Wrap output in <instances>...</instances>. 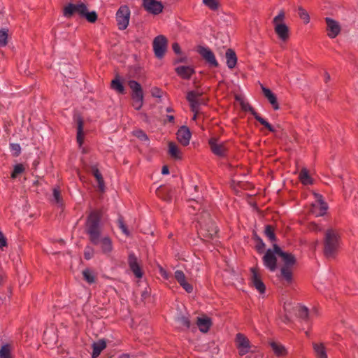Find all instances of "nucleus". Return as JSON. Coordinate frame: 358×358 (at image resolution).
I'll use <instances>...</instances> for the list:
<instances>
[{"instance_id":"nucleus-1","label":"nucleus","mask_w":358,"mask_h":358,"mask_svg":"<svg viewBox=\"0 0 358 358\" xmlns=\"http://www.w3.org/2000/svg\"><path fill=\"white\" fill-rule=\"evenodd\" d=\"M101 213L98 210L92 211L88 216L86 222V231L90 241L96 245H99L103 253L109 254L113 247L110 238L108 236H101Z\"/></svg>"},{"instance_id":"nucleus-2","label":"nucleus","mask_w":358,"mask_h":358,"mask_svg":"<svg viewBox=\"0 0 358 358\" xmlns=\"http://www.w3.org/2000/svg\"><path fill=\"white\" fill-rule=\"evenodd\" d=\"M339 235L334 229H329L325 233L324 254L327 257H333L339 247Z\"/></svg>"},{"instance_id":"nucleus-3","label":"nucleus","mask_w":358,"mask_h":358,"mask_svg":"<svg viewBox=\"0 0 358 358\" xmlns=\"http://www.w3.org/2000/svg\"><path fill=\"white\" fill-rule=\"evenodd\" d=\"M285 13L280 11L273 20L274 29L278 38L285 41L289 38V28L284 23Z\"/></svg>"},{"instance_id":"nucleus-4","label":"nucleus","mask_w":358,"mask_h":358,"mask_svg":"<svg viewBox=\"0 0 358 358\" xmlns=\"http://www.w3.org/2000/svg\"><path fill=\"white\" fill-rule=\"evenodd\" d=\"M234 342L240 355L243 356L248 353L253 352L252 348L254 346L252 345L248 337L243 334L238 333L236 335Z\"/></svg>"},{"instance_id":"nucleus-5","label":"nucleus","mask_w":358,"mask_h":358,"mask_svg":"<svg viewBox=\"0 0 358 358\" xmlns=\"http://www.w3.org/2000/svg\"><path fill=\"white\" fill-rule=\"evenodd\" d=\"M130 14V9L126 5L121 6L117 10L115 18L120 30H124L129 26Z\"/></svg>"},{"instance_id":"nucleus-6","label":"nucleus","mask_w":358,"mask_h":358,"mask_svg":"<svg viewBox=\"0 0 358 358\" xmlns=\"http://www.w3.org/2000/svg\"><path fill=\"white\" fill-rule=\"evenodd\" d=\"M208 144L211 152L219 157H224L227 155L228 148L227 143L221 141L217 137H211L208 140Z\"/></svg>"},{"instance_id":"nucleus-7","label":"nucleus","mask_w":358,"mask_h":358,"mask_svg":"<svg viewBox=\"0 0 358 358\" xmlns=\"http://www.w3.org/2000/svg\"><path fill=\"white\" fill-rule=\"evenodd\" d=\"M203 92L200 90L190 91L187 93V99L190 104L192 110L194 113L192 119L194 120L199 113V106L201 103V96Z\"/></svg>"},{"instance_id":"nucleus-8","label":"nucleus","mask_w":358,"mask_h":358,"mask_svg":"<svg viewBox=\"0 0 358 358\" xmlns=\"http://www.w3.org/2000/svg\"><path fill=\"white\" fill-rule=\"evenodd\" d=\"M315 201L311 206V213L315 217L323 216L326 214L328 209L327 203L322 199V196L319 194H314Z\"/></svg>"},{"instance_id":"nucleus-9","label":"nucleus","mask_w":358,"mask_h":358,"mask_svg":"<svg viewBox=\"0 0 358 358\" xmlns=\"http://www.w3.org/2000/svg\"><path fill=\"white\" fill-rule=\"evenodd\" d=\"M275 245H273V249H268L264 254L262 259L264 266L268 269L270 271L273 272L277 268V252L275 250Z\"/></svg>"},{"instance_id":"nucleus-10","label":"nucleus","mask_w":358,"mask_h":358,"mask_svg":"<svg viewBox=\"0 0 358 358\" xmlns=\"http://www.w3.org/2000/svg\"><path fill=\"white\" fill-rule=\"evenodd\" d=\"M142 6L146 12L153 15L160 14L164 8L162 2L157 0H142Z\"/></svg>"},{"instance_id":"nucleus-11","label":"nucleus","mask_w":358,"mask_h":358,"mask_svg":"<svg viewBox=\"0 0 358 358\" xmlns=\"http://www.w3.org/2000/svg\"><path fill=\"white\" fill-rule=\"evenodd\" d=\"M153 50L157 57L162 58L167 48V40L163 35H159L153 41Z\"/></svg>"},{"instance_id":"nucleus-12","label":"nucleus","mask_w":358,"mask_h":358,"mask_svg":"<svg viewBox=\"0 0 358 358\" xmlns=\"http://www.w3.org/2000/svg\"><path fill=\"white\" fill-rule=\"evenodd\" d=\"M327 27V34L330 38H335L341 31V26L340 23L333 18L327 17L324 19Z\"/></svg>"},{"instance_id":"nucleus-13","label":"nucleus","mask_w":358,"mask_h":358,"mask_svg":"<svg viewBox=\"0 0 358 358\" xmlns=\"http://www.w3.org/2000/svg\"><path fill=\"white\" fill-rule=\"evenodd\" d=\"M197 52L202 58L212 67H217L218 62L213 51L208 47L199 46Z\"/></svg>"},{"instance_id":"nucleus-14","label":"nucleus","mask_w":358,"mask_h":358,"mask_svg":"<svg viewBox=\"0 0 358 358\" xmlns=\"http://www.w3.org/2000/svg\"><path fill=\"white\" fill-rule=\"evenodd\" d=\"M251 283L252 286L260 293L264 294L266 287L264 284L260 274L258 273L257 268H251Z\"/></svg>"},{"instance_id":"nucleus-15","label":"nucleus","mask_w":358,"mask_h":358,"mask_svg":"<svg viewBox=\"0 0 358 358\" xmlns=\"http://www.w3.org/2000/svg\"><path fill=\"white\" fill-rule=\"evenodd\" d=\"M241 104L243 110L245 111H250L255 117V118L266 128H267L270 131H274L273 127L266 120L259 116L253 109V108L249 104V103L243 101Z\"/></svg>"},{"instance_id":"nucleus-16","label":"nucleus","mask_w":358,"mask_h":358,"mask_svg":"<svg viewBox=\"0 0 358 358\" xmlns=\"http://www.w3.org/2000/svg\"><path fill=\"white\" fill-rule=\"evenodd\" d=\"M128 264L130 269L134 273L137 278H141L143 277V272L138 262V259L134 254L131 253L129 255Z\"/></svg>"},{"instance_id":"nucleus-17","label":"nucleus","mask_w":358,"mask_h":358,"mask_svg":"<svg viewBox=\"0 0 358 358\" xmlns=\"http://www.w3.org/2000/svg\"><path fill=\"white\" fill-rule=\"evenodd\" d=\"M275 250L278 255L282 258L285 266L290 267L295 264L296 259L293 255L283 252L277 245H275Z\"/></svg>"},{"instance_id":"nucleus-18","label":"nucleus","mask_w":358,"mask_h":358,"mask_svg":"<svg viewBox=\"0 0 358 358\" xmlns=\"http://www.w3.org/2000/svg\"><path fill=\"white\" fill-rule=\"evenodd\" d=\"M175 278L180 284V285L188 293H191L193 291V287L186 280L185 273L180 271L177 270L174 273Z\"/></svg>"},{"instance_id":"nucleus-19","label":"nucleus","mask_w":358,"mask_h":358,"mask_svg":"<svg viewBox=\"0 0 358 358\" xmlns=\"http://www.w3.org/2000/svg\"><path fill=\"white\" fill-rule=\"evenodd\" d=\"M177 138L183 145H187L191 138V132L187 127H180L177 132Z\"/></svg>"},{"instance_id":"nucleus-20","label":"nucleus","mask_w":358,"mask_h":358,"mask_svg":"<svg viewBox=\"0 0 358 358\" xmlns=\"http://www.w3.org/2000/svg\"><path fill=\"white\" fill-rule=\"evenodd\" d=\"M262 92L265 97L268 99L269 103L272 105L274 110L279 109V104L277 101L276 96L271 92V90L262 87Z\"/></svg>"},{"instance_id":"nucleus-21","label":"nucleus","mask_w":358,"mask_h":358,"mask_svg":"<svg viewBox=\"0 0 358 358\" xmlns=\"http://www.w3.org/2000/svg\"><path fill=\"white\" fill-rule=\"evenodd\" d=\"M269 345L273 352V353L278 357H283L285 356L287 353V351L285 347L281 343L276 341H271Z\"/></svg>"},{"instance_id":"nucleus-22","label":"nucleus","mask_w":358,"mask_h":358,"mask_svg":"<svg viewBox=\"0 0 358 358\" xmlns=\"http://www.w3.org/2000/svg\"><path fill=\"white\" fill-rule=\"evenodd\" d=\"M196 324H197V326H198L199 330L201 332L206 333L208 331V330L212 324V321L208 317H198Z\"/></svg>"},{"instance_id":"nucleus-23","label":"nucleus","mask_w":358,"mask_h":358,"mask_svg":"<svg viewBox=\"0 0 358 358\" xmlns=\"http://www.w3.org/2000/svg\"><path fill=\"white\" fill-rule=\"evenodd\" d=\"M177 73L184 79H188L194 73V70L189 66H180L176 68Z\"/></svg>"},{"instance_id":"nucleus-24","label":"nucleus","mask_w":358,"mask_h":358,"mask_svg":"<svg viewBox=\"0 0 358 358\" xmlns=\"http://www.w3.org/2000/svg\"><path fill=\"white\" fill-rule=\"evenodd\" d=\"M128 85L132 91L131 97L143 96L142 87L137 81L129 80Z\"/></svg>"},{"instance_id":"nucleus-25","label":"nucleus","mask_w":358,"mask_h":358,"mask_svg":"<svg viewBox=\"0 0 358 358\" xmlns=\"http://www.w3.org/2000/svg\"><path fill=\"white\" fill-rule=\"evenodd\" d=\"M106 348V342L105 340H99L92 344L93 352L92 354V358H96L103 350Z\"/></svg>"},{"instance_id":"nucleus-26","label":"nucleus","mask_w":358,"mask_h":358,"mask_svg":"<svg viewBox=\"0 0 358 358\" xmlns=\"http://www.w3.org/2000/svg\"><path fill=\"white\" fill-rule=\"evenodd\" d=\"M226 59L227 65L229 69H233L235 67L237 63V57L236 53L231 49H228L226 51Z\"/></svg>"},{"instance_id":"nucleus-27","label":"nucleus","mask_w":358,"mask_h":358,"mask_svg":"<svg viewBox=\"0 0 358 358\" xmlns=\"http://www.w3.org/2000/svg\"><path fill=\"white\" fill-rule=\"evenodd\" d=\"M313 347L317 358H328L327 350L323 343H314Z\"/></svg>"},{"instance_id":"nucleus-28","label":"nucleus","mask_w":358,"mask_h":358,"mask_svg":"<svg viewBox=\"0 0 358 358\" xmlns=\"http://www.w3.org/2000/svg\"><path fill=\"white\" fill-rule=\"evenodd\" d=\"M169 154L175 159H182V152L178 147L173 142L169 143Z\"/></svg>"},{"instance_id":"nucleus-29","label":"nucleus","mask_w":358,"mask_h":358,"mask_svg":"<svg viewBox=\"0 0 358 358\" xmlns=\"http://www.w3.org/2000/svg\"><path fill=\"white\" fill-rule=\"evenodd\" d=\"M299 180L303 185H308L313 184V179L310 176L308 171L306 169L303 168L299 173Z\"/></svg>"},{"instance_id":"nucleus-30","label":"nucleus","mask_w":358,"mask_h":358,"mask_svg":"<svg viewBox=\"0 0 358 358\" xmlns=\"http://www.w3.org/2000/svg\"><path fill=\"white\" fill-rule=\"evenodd\" d=\"M111 88L117 93H124V87L118 76L111 81Z\"/></svg>"},{"instance_id":"nucleus-31","label":"nucleus","mask_w":358,"mask_h":358,"mask_svg":"<svg viewBox=\"0 0 358 358\" xmlns=\"http://www.w3.org/2000/svg\"><path fill=\"white\" fill-rule=\"evenodd\" d=\"M0 358H13L12 347L9 344H4L1 347Z\"/></svg>"},{"instance_id":"nucleus-32","label":"nucleus","mask_w":358,"mask_h":358,"mask_svg":"<svg viewBox=\"0 0 358 358\" xmlns=\"http://www.w3.org/2000/svg\"><path fill=\"white\" fill-rule=\"evenodd\" d=\"M92 171L94 176L95 177V178L97 180L99 188L101 190H103V187H104V182H103V180L101 173L99 172L98 168L96 166H93L92 167Z\"/></svg>"},{"instance_id":"nucleus-33","label":"nucleus","mask_w":358,"mask_h":358,"mask_svg":"<svg viewBox=\"0 0 358 358\" xmlns=\"http://www.w3.org/2000/svg\"><path fill=\"white\" fill-rule=\"evenodd\" d=\"M84 279L90 284L94 283L96 280V275L93 271L86 268L83 271Z\"/></svg>"},{"instance_id":"nucleus-34","label":"nucleus","mask_w":358,"mask_h":358,"mask_svg":"<svg viewBox=\"0 0 358 358\" xmlns=\"http://www.w3.org/2000/svg\"><path fill=\"white\" fill-rule=\"evenodd\" d=\"M84 134L83 131V120L79 118L78 120V129H77V142L80 147L83 143Z\"/></svg>"},{"instance_id":"nucleus-35","label":"nucleus","mask_w":358,"mask_h":358,"mask_svg":"<svg viewBox=\"0 0 358 358\" xmlns=\"http://www.w3.org/2000/svg\"><path fill=\"white\" fill-rule=\"evenodd\" d=\"M281 275L286 282H292V271L290 267L283 266L281 268Z\"/></svg>"},{"instance_id":"nucleus-36","label":"nucleus","mask_w":358,"mask_h":358,"mask_svg":"<svg viewBox=\"0 0 358 358\" xmlns=\"http://www.w3.org/2000/svg\"><path fill=\"white\" fill-rule=\"evenodd\" d=\"M299 17L303 21L305 24L310 22V16L308 13L302 7L299 6L297 9Z\"/></svg>"},{"instance_id":"nucleus-37","label":"nucleus","mask_w":358,"mask_h":358,"mask_svg":"<svg viewBox=\"0 0 358 358\" xmlns=\"http://www.w3.org/2000/svg\"><path fill=\"white\" fill-rule=\"evenodd\" d=\"M64 15L66 17H70L73 13H76V4L69 3L64 8Z\"/></svg>"},{"instance_id":"nucleus-38","label":"nucleus","mask_w":358,"mask_h":358,"mask_svg":"<svg viewBox=\"0 0 358 358\" xmlns=\"http://www.w3.org/2000/svg\"><path fill=\"white\" fill-rule=\"evenodd\" d=\"M8 30L4 28L0 30V46L1 47L7 45L8 36Z\"/></svg>"},{"instance_id":"nucleus-39","label":"nucleus","mask_w":358,"mask_h":358,"mask_svg":"<svg viewBox=\"0 0 358 358\" xmlns=\"http://www.w3.org/2000/svg\"><path fill=\"white\" fill-rule=\"evenodd\" d=\"M203 3L212 10H216L219 8L217 0H203Z\"/></svg>"},{"instance_id":"nucleus-40","label":"nucleus","mask_w":358,"mask_h":358,"mask_svg":"<svg viewBox=\"0 0 358 358\" xmlns=\"http://www.w3.org/2000/svg\"><path fill=\"white\" fill-rule=\"evenodd\" d=\"M177 322L180 328L188 329L190 327L189 319L185 316L178 317Z\"/></svg>"},{"instance_id":"nucleus-41","label":"nucleus","mask_w":358,"mask_h":358,"mask_svg":"<svg viewBox=\"0 0 358 358\" xmlns=\"http://www.w3.org/2000/svg\"><path fill=\"white\" fill-rule=\"evenodd\" d=\"M133 134L140 141L146 142L148 143H149V138L143 131L141 129L135 130L133 131Z\"/></svg>"},{"instance_id":"nucleus-42","label":"nucleus","mask_w":358,"mask_h":358,"mask_svg":"<svg viewBox=\"0 0 358 358\" xmlns=\"http://www.w3.org/2000/svg\"><path fill=\"white\" fill-rule=\"evenodd\" d=\"M133 99V106L134 108L138 110H140L143 103V96H137V97H132Z\"/></svg>"},{"instance_id":"nucleus-43","label":"nucleus","mask_w":358,"mask_h":358,"mask_svg":"<svg viewBox=\"0 0 358 358\" xmlns=\"http://www.w3.org/2000/svg\"><path fill=\"white\" fill-rule=\"evenodd\" d=\"M53 201L59 206H62V196L59 190L57 188L53 189Z\"/></svg>"},{"instance_id":"nucleus-44","label":"nucleus","mask_w":358,"mask_h":358,"mask_svg":"<svg viewBox=\"0 0 358 358\" xmlns=\"http://www.w3.org/2000/svg\"><path fill=\"white\" fill-rule=\"evenodd\" d=\"M264 234L266 236V237L271 241H275V234H274V231H273V228L269 226V225H267L265 228V230H264Z\"/></svg>"},{"instance_id":"nucleus-45","label":"nucleus","mask_w":358,"mask_h":358,"mask_svg":"<svg viewBox=\"0 0 358 358\" xmlns=\"http://www.w3.org/2000/svg\"><path fill=\"white\" fill-rule=\"evenodd\" d=\"M87 11V6L83 3L76 4V13H78L80 15L84 17Z\"/></svg>"},{"instance_id":"nucleus-46","label":"nucleus","mask_w":358,"mask_h":358,"mask_svg":"<svg viewBox=\"0 0 358 358\" xmlns=\"http://www.w3.org/2000/svg\"><path fill=\"white\" fill-rule=\"evenodd\" d=\"M24 171V168L22 164H18L14 166L13 171L11 174L12 178H15L18 174L22 173Z\"/></svg>"},{"instance_id":"nucleus-47","label":"nucleus","mask_w":358,"mask_h":358,"mask_svg":"<svg viewBox=\"0 0 358 358\" xmlns=\"http://www.w3.org/2000/svg\"><path fill=\"white\" fill-rule=\"evenodd\" d=\"M299 315L301 318L307 320L308 318V310L306 307L299 306L298 307Z\"/></svg>"},{"instance_id":"nucleus-48","label":"nucleus","mask_w":358,"mask_h":358,"mask_svg":"<svg viewBox=\"0 0 358 358\" xmlns=\"http://www.w3.org/2000/svg\"><path fill=\"white\" fill-rule=\"evenodd\" d=\"M84 17L87 19V20L90 22H94L97 20V15L95 11L92 12H86Z\"/></svg>"},{"instance_id":"nucleus-49","label":"nucleus","mask_w":358,"mask_h":358,"mask_svg":"<svg viewBox=\"0 0 358 358\" xmlns=\"http://www.w3.org/2000/svg\"><path fill=\"white\" fill-rule=\"evenodd\" d=\"M118 227L122 230V231L127 236H129V232L124 223L123 219L122 217H120L117 220Z\"/></svg>"},{"instance_id":"nucleus-50","label":"nucleus","mask_w":358,"mask_h":358,"mask_svg":"<svg viewBox=\"0 0 358 358\" xmlns=\"http://www.w3.org/2000/svg\"><path fill=\"white\" fill-rule=\"evenodd\" d=\"M94 255V250L92 248L87 247L86 248L84 256L85 258L87 260L90 259Z\"/></svg>"},{"instance_id":"nucleus-51","label":"nucleus","mask_w":358,"mask_h":358,"mask_svg":"<svg viewBox=\"0 0 358 358\" xmlns=\"http://www.w3.org/2000/svg\"><path fill=\"white\" fill-rule=\"evenodd\" d=\"M10 150L11 151L15 152V155L16 156L19 155L21 151V148L19 144L17 143H11L10 145Z\"/></svg>"},{"instance_id":"nucleus-52","label":"nucleus","mask_w":358,"mask_h":358,"mask_svg":"<svg viewBox=\"0 0 358 358\" xmlns=\"http://www.w3.org/2000/svg\"><path fill=\"white\" fill-rule=\"evenodd\" d=\"M151 94L154 97L160 98L162 96L163 92L157 87H154L151 90Z\"/></svg>"},{"instance_id":"nucleus-53","label":"nucleus","mask_w":358,"mask_h":358,"mask_svg":"<svg viewBox=\"0 0 358 358\" xmlns=\"http://www.w3.org/2000/svg\"><path fill=\"white\" fill-rule=\"evenodd\" d=\"M7 245V240L1 231L0 230V248H3Z\"/></svg>"},{"instance_id":"nucleus-54","label":"nucleus","mask_w":358,"mask_h":358,"mask_svg":"<svg viewBox=\"0 0 358 358\" xmlns=\"http://www.w3.org/2000/svg\"><path fill=\"white\" fill-rule=\"evenodd\" d=\"M309 229L313 231H320L322 230L321 227L315 222H312L309 224Z\"/></svg>"},{"instance_id":"nucleus-55","label":"nucleus","mask_w":358,"mask_h":358,"mask_svg":"<svg viewBox=\"0 0 358 358\" xmlns=\"http://www.w3.org/2000/svg\"><path fill=\"white\" fill-rule=\"evenodd\" d=\"M264 243H263V241L260 239L259 240V243L257 245L256 248H257V250L259 252H262L264 251Z\"/></svg>"},{"instance_id":"nucleus-56","label":"nucleus","mask_w":358,"mask_h":358,"mask_svg":"<svg viewBox=\"0 0 358 358\" xmlns=\"http://www.w3.org/2000/svg\"><path fill=\"white\" fill-rule=\"evenodd\" d=\"M172 48H173V50L176 54H180V45H178V43H173V45H172Z\"/></svg>"},{"instance_id":"nucleus-57","label":"nucleus","mask_w":358,"mask_h":358,"mask_svg":"<svg viewBox=\"0 0 358 358\" xmlns=\"http://www.w3.org/2000/svg\"><path fill=\"white\" fill-rule=\"evenodd\" d=\"M159 271H160V274L162 275V277H164L165 279H168L169 278L168 273H166V271L164 268H162L161 267Z\"/></svg>"},{"instance_id":"nucleus-58","label":"nucleus","mask_w":358,"mask_h":358,"mask_svg":"<svg viewBox=\"0 0 358 358\" xmlns=\"http://www.w3.org/2000/svg\"><path fill=\"white\" fill-rule=\"evenodd\" d=\"M162 173L163 175H167L169 173V170L167 166H164L162 169Z\"/></svg>"},{"instance_id":"nucleus-59","label":"nucleus","mask_w":358,"mask_h":358,"mask_svg":"<svg viewBox=\"0 0 358 358\" xmlns=\"http://www.w3.org/2000/svg\"><path fill=\"white\" fill-rule=\"evenodd\" d=\"M324 80L325 82H328L330 80V75L328 73H325Z\"/></svg>"},{"instance_id":"nucleus-60","label":"nucleus","mask_w":358,"mask_h":358,"mask_svg":"<svg viewBox=\"0 0 358 358\" xmlns=\"http://www.w3.org/2000/svg\"><path fill=\"white\" fill-rule=\"evenodd\" d=\"M217 232V229L215 228L212 230V231L210 232V236H213V235L216 234Z\"/></svg>"},{"instance_id":"nucleus-61","label":"nucleus","mask_w":358,"mask_h":358,"mask_svg":"<svg viewBox=\"0 0 358 358\" xmlns=\"http://www.w3.org/2000/svg\"><path fill=\"white\" fill-rule=\"evenodd\" d=\"M167 120L169 121V122H173L174 120V117L173 115H167Z\"/></svg>"},{"instance_id":"nucleus-62","label":"nucleus","mask_w":358,"mask_h":358,"mask_svg":"<svg viewBox=\"0 0 358 358\" xmlns=\"http://www.w3.org/2000/svg\"><path fill=\"white\" fill-rule=\"evenodd\" d=\"M3 280H4V275L3 273H0V285L3 282Z\"/></svg>"},{"instance_id":"nucleus-63","label":"nucleus","mask_w":358,"mask_h":358,"mask_svg":"<svg viewBox=\"0 0 358 358\" xmlns=\"http://www.w3.org/2000/svg\"><path fill=\"white\" fill-rule=\"evenodd\" d=\"M119 358H129V356L127 354H123L120 355Z\"/></svg>"},{"instance_id":"nucleus-64","label":"nucleus","mask_w":358,"mask_h":358,"mask_svg":"<svg viewBox=\"0 0 358 358\" xmlns=\"http://www.w3.org/2000/svg\"><path fill=\"white\" fill-rule=\"evenodd\" d=\"M166 111L170 113V112H172L173 111V109L171 108H166Z\"/></svg>"}]
</instances>
